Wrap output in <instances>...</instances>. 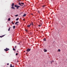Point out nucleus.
Instances as JSON below:
<instances>
[{
  "label": "nucleus",
  "instance_id": "nucleus-4",
  "mask_svg": "<svg viewBox=\"0 0 67 67\" xmlns=\"http://www.w3.org/2000/svg\"><path fill=\"white\" fill-rule=\"evenodd\" d=\"M44 52H47V50L45 49H44Z\"/></svg>",
  "mask_w": 67,
  "mask_h": 67
},
{
  "label": "nucleus",
  "instance_id": "nucleus-6",
  "mask_svg": "<svg viewBox=\"0 0 67 67\" xmlns=\"http://www.w3.org/2000/svg\"><path fill=\"white\" fill-rule=\"evenodd\" d=\"M11 8L12 9H15V8H14V7L13 6H12V7H11Z\"/></svg>",
  "mask_w": 67,
  "mask_h": 67
},
{
  "label": "nucleus",
  "instance_id": "nucleus-36",
  "mask_svg": "<svg viewBox=\"0 0 67 67\" xmlns=\"http://www.w3.org/2000/svg\"><path fill=\"white\" fill-rule=\"evenodd\" d=\"M27 53H26V55H27Z\"/></svg>",
  "mask_w": 67,
  "mask_h": 67
},
{
  "label": "nucleus",
  "instance_id": "nucleus-22",
  "mask_svg": "<svg viewBox=\"0 0 67 67\" xmlns=\"http://www.w3.org/2000/svg\"><path fill=\"white\" fill-rule=\"evenodd\" d=\"M10 67H12V65L11 64H10Z\"/></svg>",
  "mask_w": 67,
  "mask_h": 67
},
{
  "label": "nucleus",
  "instance_id": "nucleus-27",
  "mask_svg": "<svg viewBox=\"0 0 67 67\" xmlns=\"http://www.w3.org/2000/svg\"><path fill=\"white\" fill-rule=\"evenodd\" d=\"M38 26H41V25H39Z\"/></svg>",
  "mask_w": 67,
  "mask_h": 67
},
{
  "label": "nucleus",
  "instance_id": "nucleus-11",
  "mask_svg": "<svg viewBox=\"0 0 67 67\" xmlns=\"http://www.w3.org/2000/svg\"><path fill=\"white\" fill-rule=\"evenodd\" d=\"M5 35H3L2 36H0V37H3Z\"/></svg>",
  "mask_w": 67,
  "mask_h": 67
},
{
  "label": "nucleus",
  "instance_id": "nucleus-29",
  "mask_svg": "<svg viewBox=\"0 0 67 67\" xmlns=\"http://www.w3.org/2000/svg\"><path fill=\"white\" fill-rule=\"evenodd\" d=\"M16 46H15V48H16Z\"/></svg>",
  "mask_w": 67,
  "mask_h": 67
},
{
  "label": "nucleus",
  "instance_id": "nucleus-17",
  "mask_svg": "<svg viewBox=\"0 0 67 67\" xmlns=\"http://www.w3.org/2000/svg\"><path fill=\"white\" fill-rule=\"evenodd\" d=\"M20 3H21V4H23V5H24V3H23L22 2H21Z\"/></svg>",
  "mask_w": 67,
  "mask_h": 67
},
{
  "label": "nucleus",
  "instance_id": "nucleus-25",
  "mask_svg": "<svg viewBox=\"0 0 67 67\" xmlns=\"http://www.w3.org/2000/svg\"><path fill=\"white\" fill-rule=\"evenodd\" d=\"M31 24H32V25H33V23H32Z\"/></svg>",
  "mask_w": 67,
  "mask_h": 67
},
{
  "label": "nucleus",
  "instance_id": "nucleus-26",
  "mask_svg": "<svg viewBox=\"0 0 67 67\" xmlns=\"http://www.w3.org/2000/svg\"><path fill=\"white\" fill-rule=\"evenodd\" d=\"M25 31H26V32H27V30H25Z\"/></svg>",
  "mask_w": 67,
  "mask_h": 67
},
{
  "label": "nucleus",
  "instance_id": "nucleus-3",
  "mask_svg": "<svg viewBox=\"0 0 67 67\" xmlns=\"http://www.w3.org/2000/svg\"><path fill=\"white\" fill-rule=\"evenodd\" d=\"M31 51V49L29 48H28L27 49L26 51V52H29V51Z\"/></svg>",
  "mask_w": 67,
  "mask_h": 67
},
{
  "label": "nucleus",
  "instance_id": "nucleus-34",
  "mask_svg": "<svg viewBox=\"0 0 67 67\" xmlns=\"http://www.w3.org/2000/svg\"><path fill=\"white\" fill-rule=\"evenodd\" d=\"M30 25H32V24H30Z\"/></svg>",
  "mask_w": 67,
  "mask_h": 67
},
{
  "label": "nucleus",
  "instance_id": "nucleus-21",
  "mask_svg": "<svg viewBox=\"0 0 67 67\" xmlns=\"http://www.w3.org/2000/svg\"><path fill=\"white\" fill-rule=\"evenodd\" d=\"M58 52H60V49H58Z\"/></svg>",
  "mask_w": 67,
  "mask_h": 67
},
{
  "label": "nucleus",
  "instance_id": "nucleus-5",
  "mask_svg": "<svg viewBox=\"0 0 67 67\" xmlns=\"http://www.w3.org/2000/svg\"><path fill=\"white\" fill-rule=\"evenodd\" d=\"M14 3H13L11 5H12V7H13V6H14Z\"/></svg>",
  "mask_w": 67,
  "mask_h": 67
},
{
  "label": "nucleus",
  "instance_id": "nucleus-9",
  "mask_svg": "<svg viewBox=\"0 0 67 67\" xmlns=\"http://www.w3.org/2000/svg\"><path fill=\"white\" fill-rule=\"evenodd\" d=\"M26 15V14H24L23 16H25Z\"/></svg>",
  "mask_w": 67,
  "mask_h": 67
},
{
  "label": "nucleus",
  "instance_id": "nucleus-37",
  "mask_svg": "<svg viewBox=\"0 0 67 67\" xmlns=\"http://www.w3.org/2000/svg\"><path fill=\"white\" fill-rule=\"evenodd\" d=\"M18 24H16V25H18Z\"/></svg>",
  "mask_w": 67,
  "mask_h": 67
},
{
  "label": "nucleus",
  "instance_id": "nucleus-1",
  "mask_svg": "<svg viewBox=\"0 0 67 67\" xmlns=\"http://www.w3.org/2000/svg\"><path fill=\"white\" fill-rule=\"evenodd\" d=\"M14 7H16V8H16L17 9H19V7H20V6H18V5H15Z\"/></svg>",
  "mask_w": 67,
  "mask_h": 67
},
{
  "label": "nucleus",
  "instance_id": "nucleus-2",
  "mask_svg": "<svg viewBox=\"0 0 67 67\" xmlns=\"http://www.w3.org/2000/svg\"><path fill=\"white\" fill-rule=\"evenodd\" d=\"M9 49L7 48H6V49H4V51H5L6 52H7V51H9Z\"/></svg>",
  "mask_w": 67,
  "mask_h": 67
},
{
  "label": "nucleus",
  "instance_id": "nucleus-23",
  "mask_svg": "<svg viewBox=\"0 0 67 67\" xmlns=\"http://www.w3.org/2000/svg\"><path fill=\"white\" fill-rule=\"evenodd\" d=\"M18 16V15H15V16Z\"/></svg>",
  "mask_w": 67,
  "mask_h": 67
},
{
  "label": "nucleus",
  "instance_id": "nucleus-31",
  "mask_svg": "<svg viewBox=\"0 0 67 67\" xmlns=\"http://www.w3.org/2000/svg\"><path fill=\"white\" fill-rule=\"evenodd\" d=\"M54 62V61H52V62Z\"/></svg>",
  "mask_w": 67,
  "mask_h": 67
},
{
  "label": "nucleus",
  "instance_id": "nucleus-19",
  "mask_svg": "<svg viewBox=\"0 0 67 67\" xmlns=\"http://www.w3.org/2000/svg\"><path fill=\"white\" fill-rule=\"evenodd\" d=\"M15 26H13V28L14 29H15Z\"/></svg>",
  "mask_w": 67,
  "mask_h": 67
},
{
  "label": "nucleus",
  "instance_id": "nucleus-33",
  "mask_svg": "<svg viewBox=\"0 0 67 67\" xmlns=\"http://www.w3.org/2000/svg\"><path fill=\"white\" fill-rule=\"evenodd\" d=\"M52 62L51 61V64H52Z\"/></svg>",
  "mask_w": 67,
  "mask_h": 67
},
{
  "label": "nucleus",
  "instance_id": "nucleus-7",
  "mask_svg": "<svg viewBox=\"0 0 67 67\" xmlns=\"http://www.w3.org/2000/svg\"><path fill=\"white\" fill-rule=\"evenodd\" d=\"M19 23V21H17L15 23V24H17V23Z\"/></svg>",
  "mask_w": 67,
  "mask_h": 67
},
{
  "label": "nucleus",
  "instance_id": "nucleus-38",
  "mask_svg": "<svg viewBox=\"0 0 67 67\" xmlns=\"http://www.w3.org/2000/svg\"><path fill=\"white\" fill-rule=\"evenodd\" d=\"M17 62H19V61H17Z\"/></svg>",
  "mask_w": 67,
  "mask_h": 67
},
{
  "label": "nucleus",
  "instance_id": "nucleus-16",
  "mask_svg": "<svg viewBox=\"0 0 67 67\" xmlns=\"http://www.w3.org/2000/svg\"><path fill=\"white\" fill-rule=\"evenodd\" d=\"M10 28H11L10 27L8 29V31H10Z\"/></svg>",
  "mask_w": 67,
  "mask_h": 67
},
{
  "label": "nucleus",
  "instance_id": "nucleus-35",
  "mask_svg": "<svg viewBox=\"0 0 67 67\" xmlns=\"http://www.w3.org/2000/svg\"><path fill=\"white\" fill-rule=\"evenodd\" d=\"M16 52H18V51H17Z\"/></svg>",
  "mask_w": 67,
  "mask_h": 67
},
{
  "label": "nucleus",
  "instance_id": "nucleus-24",
  "mask_svg": "<svg viewBox=\"0 0 67 67\" xmlns=\"http://www.w3.org/2000/svg\"><path fill=\"white\" fill-rule=\"evenodd\" d=\"M12 23L13 24H14V23H13V21H12Z\"/></svg>",
  "mask_w": 67,
  "mask_h": 67
},
{
  "label": "nucleus",
  "instance_id": "nucleus-39",
  "mask_svg": "<svg viewBox=\"0 0 67 67\" xmlns=\"http://www.w3.org/2000/svg\"><path fill=\"white\" fill-rule=\"evenodd\" d=\"M32 15H33V14H32Z\"/></svg>",
  "mask_w": 67,
  "mask_h": 67
},
{
  "label": "nucleus",
  "instance_id": "nucleus-13",
  "mask_svg": "<svg viewBox=\"0 0 67 67\" xmlns=\"http://www.w3.org/2000/svg\"><path fill=\"white\" fill-rule=\"evenodd\" d=\"M46 6V5H44L42 6V7L43 8H45V7Z\"/></svg>",
  "mask_w": 67,
  "mask_h": 67
},
{
  "label": "nucleus",
  "instance_id": "nucleus-10",
  "mask_svg": "<svg viewBox=\"0 0 67 67\" xmlns=\"http://www.w3.org/2000/svg\"><path fill=\"white\" fill-rule=\"evenodd\" d=\"M19 18H18L16 19V21H18V20H19Z\"/></svg>",
  "mask_w": 67,
  "mask_h": 67
},
{
  "label": "nucleus",
  "instance_id": "nucleus-30",
  "mask_svg": "<svg viewBox=\"0 0 67 67\" xmlns=\"http://www.w3.org/2000/svg\"><path fill=\"white\" fill-rule=\"evenodd\" d=\"M23 20L24 21H25V19H23Z\"/></svg>",
  "mask_w": 67,
  "mask_h": 67
},
{
  "label": "nucleus",
  "instance_id": "nucleus-32",
  "mask_svg": "<svg viewBox=\"0 0 67 67\" xmlns=\"http://www.w3.org/2000/svg\"><path fill=\"white\" fill-rule=\"evenodd\" d=\"M21 6H23V5H20Z\"/></svg>",
  "mask_w": 67,
  "mask_h": 67
},
{
  "label": "nucleus",
  "instance_id": "nucleus-8",
  "mask_svg": "<svg viewBox=\"0 0 67 67\" xmlns=\"http://www.w3.org/2000/svg\"><path fill=\"white\" fill-rule=\"evenodd\" d=\"M30 26H31V25H27V27H30Z\"/></svg>",
  "mask_w": 67,
  "mask_h": 67
},
{
  "label": "nucleus",
  "instance_id": "nucleus-14",
  "mask_svg": "<svg viewBox=\"0 0 67 67\" xmlns=\"http://www.w3.org/2000/svg\"><path fill=\"white\" fill-rule=\"evenodd\" d=\"M43 41H46V38H44L43 39Z\"/></svg>",
  "mask_w": 67,
  "mask_h": 67
},
{
  "label": "nucleus",
  "instance_id": "nucleus-15",
  "mask_svg": "<svg viewBox=\"0 0 67 67\" xmlns=\"http://www.w3.org/2000/svg\"><path fill=\"white\" fill-rule=\"evenodd\" d=\"M8 20L9 21H10V18H9V19H8Z\"/></svg>",
  "mask_w": 67,
  "mask_h": 67
},
{
  "label": "nucleus",
  "instance_id": "nucleus-28",
  "mask_svg": "<svg viewBox=\"0 0 67 67\" xmlns=\"http://www.w3.org/2000/svg\"><path fill=\"white\" fill-rule=\"evenodd\" d=\"M9 63H7V65H9Z\"/></svg>",
  "mask_w": 67,
  "mask_h": 67
},
{
  "label": "nucleus",
  "instance_id": "nucleus-20",
  "mask_svg": "<svg viewBox=\"0 0 67 67\" xmlns=\"http://www.w3.org/2000/svg\"><path fill=\"white\" fill-rule=\"evenodd\" d=\"M16 56H18V53H16Z\"/></svg>",
  "mask_w": 67,
  "mask_h": 67
},
{
  "label": "nucleus",
  "instance_id": "nucleus-18",
  "mask_svg": "<svg viewBox=\"0 0 67 67\" xmlns=\"http://www.w3.org/2000/svg\"><path fill=\"white\" fill-rule=\"evenodd\" d=\"M19 5H21V3H20V2H19V3H18Z\"/></svg>",
  "mask_w": 67,
  "mask_h": 67
},
{
  "label": "nucleus",
  "instance_id": "nucleus-12",
  "mask_svg": "<svg viewBox=\"0 0 67 67\" xmlns=\"http://www.w3.org/2000/svg\"><path fill=\"white\" fill-rule=\"evenodd\" d=\"M13 51H15L16 50L14 49V48H13Z\"/></svg>",
  "mask_w": 67,
  "mask_h": 67
}]
</instances>
